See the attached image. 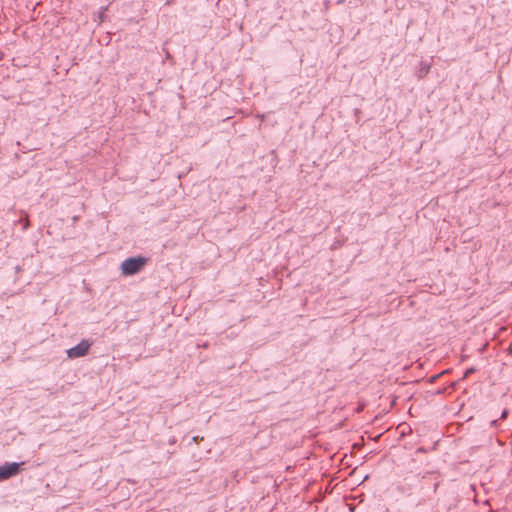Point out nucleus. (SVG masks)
<instances>
[{
  "mask_svg": "<svg viewBox=\"0 0 512 512\" xmlns=\"http://www.w3.org/2000/svg\"><path fill=\"white\" fill-rule=\"evenodd\" d=\"M497 420H491V425L494 426L496 424Z\"/></svg>",
  "mask_w": 512,
  "mask_h": 512,
  "instance_id": "nucleus-9",
  "label": "nucleus"
},
{
  "mask_svg": "<svg viewBox=\"0 0 512 512\" xmlns=\"http://www.w3.org/2000/svg\"><path fill=\"white\" fill-rule=\"evenodd\" d=\"M507 413H508V412H507V410H506V409H504V410L502 411V413H501V418H502V419H503V418H505V417L507 416Z\"/></svg>",
  "mask_w": 512,
  "mask_h": 512,
  "instance_id": "nucleus-6",
  "label": "nucleus"
},
{
  "mask_svg": "<svg viewBox=\"0 0 512 512\" xmlns=\"http://www.w3.org/2000/svg\"><path fill=\"white\" fill-rule=\"evenodd\" d=\"M106 10H107V7H102L100 9L99 14H98L99 22H102L104 20Z\"/></svg>",
  "mask_w": 512,
  "mask_h": 512,
  "instance_id": "nucleus-5",
  "label": "nucleus"
},
{
  "mask_svg": "<svg viewBox=\"0 0 512 512\" xmlns=\"http://www.w3.org/2000/svg\"><path fill=\"white\" fill-rule=\"evenodd\" d=\"M344 2H345V0H338L337 4H343Z\"/></svg>",
  "mask_w": 512,
  "mask_h": 512,
  "instance_id": "nucleus-8",
  "label": "nucleus"
},
{
  "mask_svg": "<svg viewBox=\"0 0 512 512\" xmlns=\"http://www.w3.org/2000/svg\"><path fill=\"white\" fill-rule=\"evenodd\" d=\"M469 372H472V369H470V370H466V375H467Z\"/></svg>",
  "mask_w": 512,
  "mask_h": 512,
  "instance_id": "nucleus-10",
  "label": "nucleus"
},
{
  "mask_svg": "<svg viewBox=\"0 0 512 512\" xmlns=\"http://www.w3.org/2000/svg\"><path fill=\"white\" fill-rule=\"evenodd\" d=\"M148 258L144 256L130 257L125 259L120 266L121 274L132 276L139 273L147 264Z\"/></svg>",
  "mask_w": 512,
  "mask_h": 512,
  "instance_id": "nucleus-1",
  "label": "nucleus"
},
{
  "mask_svg": "<svg viewBox=\"0 0 512 512\" xmlns=\"http://www.w3.org/2000/svg\"><path fill=\"white\" fill-rule=\"evenodd\" d=\"M432 67V60H421L415 68V75L418 79H423L428 75Z\"/></svg>",
  "mask_w": 512,
  "mask_h": 512,
  "instance_id": "nucleus-4",
  "label": "nucleus"
},
{
  "mask_svg": "<svg viewBox=\"0 0 512 512\" xmlns=\"http://www.w3.org/2000/svg\"><path fill=\"white\" fill-rule=\"evenodd\" d=\"M22 463L17 462H6L0 466V480H7L19 473L20 465Z\"/></svg>",
  "mask_w": 512,
  "mask_h": 512,
  "instance_id": "nucleus-3",
  "label": "nucleus"
},
{
  "mask_svg": "<svg viewBox=\"0 0 512 512\" xmlns=\"http://www.w3.org/2000/svg\"><path fill=\"white\" fill-rule=\"evenodd\" d=\"M91 346H92V342L90 340L83 339L76 346H74L66 351L67 356L70 359L83 357L88 353Z\"/></svg>",
  "mask_w": 512,
  "mask_h": 512,
  "instance_id": "nucleus-2",
  "label": "nucleus"
},
{
  "mask_svg": "<svg viewBox=\"0 0 512 512\" xmlns=\"http://www.w3.org/2000/svg\"><path fill=\"white\" fill-rule=\"evenodd\" d=\"M257 117H259L261 121H264V119H265L264 115H258Z\"/></svg>",
  "mask_w": 512,
  "mask_h": 512,
  "instance_id": "nucleus-7",
  "label": "nucleus"
}]
</instances>
